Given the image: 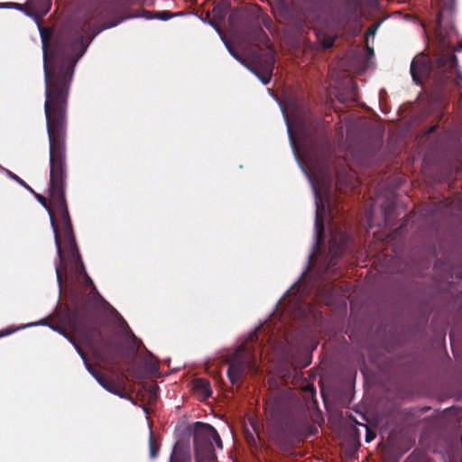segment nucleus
I'll use <instances>...</instances> for the list:
<instances>
[{
    "label": "nucleus",
    "instance_id": "nucleus-15",
    "mask_svg": "<svg viewBox=\"0 0 462 462\" xmlns=\"http://www.w3.org/2000/svg\"><path fill=\"white\" fill-rule=\"evenodd\" d=\"M103 388H105L109 393L118 395L122 398H127L125 389L115 381L108 379Z\"/></svg>",
    "mask_w": 462,
    "mask_h": 462
},
{
    "label": "nucleus",
    "instance_id": "nucleus-8",
    "mask_svg": "<svg viewBox=\"0 0 462 462\" xmlns=\"http://www.w3.org/2000/svg\"><path fill=\"white\" fill-rule=\"evenodd\" d=\"M48 139H50L49 135ZM49 148L51 149V140H49ZM49 191L51 192V186L49 187ZM32 193L35 195L37 200L47 209L50 216L51 225L54 233V240L57 247V253L60 259V264L56 266V276L57 282L60 287H61L62 280L67 276V263L61 248L59 226L56 218V216L60 218V214L57 212L55 207L53 206L51 196L50 202H48L47 199L44 196L37 194L34 191Z\"/></svg>",
    "mask_w": 462,
    "mask_h": 462
},
{
    "label": "nucleus",
    "instance_id": "nucleus-22",
    "mask_svg": "<svg viewBox=\"0 0 462 462\" xmlns=\"http://www.w3.org/2000/svg\"><path fill=\"white\" fill-rule=\"evenodd\" d=\"M170 462H186L185 453L178 448V445L174 446L170 457Z\"/></svg>",
    "mask_w": 462,
    "mask_h": 462
},
{
    "label": "nucleus",
    "instance_id": "nucleus-18",
    "mask_svg": "<svg viewBox=\"0 0 462 462\" xmlns=\"http://www.w3.org/2000/svg\"><path fill=\"white\" fill-rule=\"evenodd\" d=\"M318 209H317V216L315 219V226L317 229L318 238L322 239L324 236V222L323 218L320 216L319 210H320V205L317 203Z\"/></svg>",
    "mask_w": 462,
    "mask_h": 462
},
{
    "label": "nucleus",
    "instance_id": "nucleus-19",
    "mask_svg": "<svg viewBox=\"0 0 462 462\" xmlns=\"http://www.w3.org/2000/svg\"><path fill=\"white\" fill-rule=\"evenodd\" d=\"M76 349L78 351V353L79 354V356H81V358L84 360V363L86 365V367L88 369V371L95 377V378H97V375L100 374L99 371H97L92 365L88 364V357H87V355L86 353L81 349V347L79 346H76Z\"/></svg>",
    "mask_w": 462,
    "mask_h": 462
},
{
    "label": "nucleus",
    "instance_id": "nucleus-14",
    "mask_svg": "<svg viewBox=\"0 0 462 462\" xmlns=\"http://www.w3.org/2000/svg\"><path fill=\"white\" fill-rule=\"evenodd\" d=\"M194 388L195 390L201 393L205 398L211 396L212 390L210 386V383L208 380L205 378H198L194 381Z\"/></svg>",
    "mask_w": 462,
    "mask_h": 462
},
{
    "label": "nucleus",
    "instance_id": "nucleus-6",
    "mask_svg": "<svg viewBox=\"0 0 462 462\" xmlns=\"http://www.w3.org/2000/svg\"><path fill=\"white\" fill-rule=\"evenodd\" d=\"M261 24L267 29L273 24L272 19L263 12H259L245 23L241 34L247 42L256 43L251 51V60L247 68L263 85H268L275 66V51Z\"/></svg>",
    "mask_w": 462,
    "mask_h": 462
},
{
    "label": "nucleus",
    "instance_id": "nucleus-25",
    "mask_svg": "<svg viewBox=\"0 0 462 462\" xmlns=\"http://www.w3.org/2000/svg\"><path fill=\"white\" fill-rule=\"evenodd\" d=\"M6 172H7V175L12 180H15L17 183H19L21 186H23L26 189L30 190L31 192H33V189L23 180H22L19 176H17L16 174L13 173L12 171H10L8 170L6 171Z\"/></svg>",
    "mask_w": 462,
    "mask_h": 462
},
{
    "label": "nucleus",
    "instance_id": "nucleus-31",
    "mask_svg": "<svg viewBox=\"0 0 462 462\" xmlns=\"http://www.w3.org/2000/svg\"><path fill=\"white\" fill-rule=\"evenodd\" d=\"M378 27V24H374V25H372L371 27L368 28V31H367V34H374L376 29Z\"/></svg>",
    "mask_w": 462,
    "mask_h": 462
},
{
    "label": "nucleus",
    "instance_id": "nucleus-32",
    "mask_svg": "<svg viewBox=\"0 0 462 462\" xmlns=\"http://www.w3.org/2000/svg\"><path fill=\"white\" fill-rule=\"evenodd\" d=\"M150 371L152 374H155L159 371V365L157 364H152L150 367Z\"/></svg>",
    "mask_w": 462,
    "mask_h": 462
},
{
    "label": "nucleus",
    "instance_id": "nucleus-2",
    "mask_svg": "<svg viewBox=\"0 0 462 462\" xmlns=\"http://www.w3.org/2000/svg\"><path fill=\"white\" fill-rule=\"evenodd\" d=\"M82 276L86 283L92 286V291L88 294H77L72 299L73 310L68 312L69 322L97 359L119 368L122 345L114 334L104 333L98 311L105 304L116 315L120 314L102 298L87 273Z\"/></svg>",
    "mask_w": 462,
    "mask_h": 462
},
{
    "label": "nucleus",
    "instance_id": "nucleus-29",
    "mask_svg": "<svg viewBox=\"0 0 462 462\" xmlns=\"http://www.w3.org/2000/svg\"><path fill=\"white\" fill-rule=\"evenodd\" d=\"M98 383L104 387L105 383H106V381L108 380L104 374H102L101 373L97 375V378H95Z\"/></svg>",
    "mask_w": 462,
    "mask_h": 462
},
{
    "label": "nucleus",
    "instance_id": "nucleus-35",
    "mask_svg": "<svg viewBox=\"0 0 462 462\" xmlns=\"http://www.w3.org/2000/svg\"><path fill=\"white\" fill-rule=\"evenodd\" d=\"M158 389V386H154L152 387V391L151 392V395H150V398H156V391Z\"/></svg>",
    "mask_w": 462,
    "mask_h": 462
},
{
    "label": "nucleus",
    "instance_id": "nucleus-4",
    "mask_svg": "<svg viewBox=\"0 0 462 462\" xmlns=\"http://www.w3.org/2000/svg\"><path fill=\"white\" fill-rule=\"evenodd\" d=\"M273 420L269 430L270 439L281 449H289L299 439L314 434L308 411L297 393L284 391L275 393L266 402Z\"/></svg>",
    "mask_w": 462,
    "mask_h": 462
},
{
    "label": "nucleus",
    "instance_id": "nucleus-36",
    "mask_svg": "<svg viewBox=\"0 0 462 462\" xmlns=\"http://www.w3.org/2000/svg\"><path fill=\"white\" fill-rule=\"evenodd\" d=\"M12 331H1L0 332V337H4V336H7L11 333Z\"/></svg>",
    "mask_w": 462,
    "mask_h": 462
},
{
    "label": "nucleus",
    "instance_id": "nucleus-3",
    "mask_svg": "<svg viewBox=\"0 0 462 462\" xmlns=\"http://www.w3.org/2000/svg\"><path fill=\"white\" fill-rule=\"evenodd\" d=\"M432 5L438 9L437 36L440 51L438 53L433 66L424 56L415 57L411 64V75L416 84H420L425 77H432L438 88H442L447 83L459 85L462 73L457 68V59L455 51L462 49L460 42L457 49L447 40L446 26L449 25L450 18L455 9V0H432Z\"/></svg>",
    "mask_w": 462,
    "mask_h": 462
},
{
    "label": "nucleus",
    "instance_id": "nucleus-20",
    "mask_svg": "<svg viewBox=\"0 0 462 462\" xmlns=\"http://www.w3.org/2000/svg\"><path fill=\"white\" fill-rule=\"evenodd\" d=\"M174 14L170 11L147 12V18H156L162 21H167L171 18Z\"/></svg>",
    "mask_w": 462,
    "mask_h": 462
},
{
    "label": "nucleus",
    "instance_id": "nucleus-24",
    "mask_svg": "<svg viewBox=\"0 0 462 462\" xmlns=\"http://www.w3.org/2000/svg\"><path fill=\"white\" fill-rule=\"evenodd\" d=\"M71 264H72V270L74 271V273L76 274L82 276L86 273L85 266H84V263H83L81 258H79V260L72 261Z\"/></svg>",
    "mask_w": 462,
    "mask_h": 462
},
{
    "label": "nucleus",
    "instance_id": "nucleus-33",
    "mask_svg": "<svg viewBox=\"0 0 462 462\" xmlns=\"http://www.w3.org/2000/svg\"><path fill=\"white\" fill-rule=\"evenodd\" d=\"M337 255L336 254H333L331 257H330V260H329V265L333 266V265H336L337 264Z\"/></svg>",
    "mask_w": 462,
    "mask_h": 462
},
{
    "label": "nucleus",
    "instance_id": "nucleus-5",
    "mask_svg": "<svg viewBox=\"0 0 462 462\" xmlns=\"http://www.w3.org/2000/svg\"><path fill=\"white\" fill-rule=\"evenodd\" d=\"M67 177V143H51V197L53 206L60 214L65 247L72 262L81 257L65 198Z\"/></svg>",
    "mask_w": 462,
    "mask_h": 462
},
{
    "label": "nucleus",
    "instance_id": "nucleus-28",
    "mask_svg": "<svg viewBox=\"0 0 462 462\" xmlns=\"http://www.w3.org/2000/svg\"><path fill=\"white\" fill-rule=\"evenodd\" d=\"M43 1H44L43 6L40 11L42 15H45L49 12L50 7H51V0H43Z\"/></svg>",
    "mask_w": 462,
    "mask_h": 462
},
{
    "label": "nucleus",
    "instance_id": "nucleus-9",
    "mask_svg": "<svg viewBox=\"0 0 462 462\" xmlns=\"http://www.w3.org/2000/svg\"><path fill=\"white\" fill-rule=\"evenodd\" d=\"M247 372H257L253 354L240 346L228 360L227 376L232 384L238 383Z\"/></svg>",
    "mask_w": 462,
    "mask_h": 462
},
{
    "label": "nucleus",
    "instance_id": "nucleus-21",
    "mask_svg": "<svg viewBox=\"0 0 462 462\" xmlns=\"http://www.w3.org/2000/svg\"><path fill=\"white\" fill-rule=\"evenodd\" d=\"M149 448H150L151 458H155L159 453L160 445L157 442V440L154 439L152 432H151V434H150Z\"/></svg>",
    "mask_w": 462,
    "mask_h": 462
},
{
    "label": "nucleus",
    "instance_id": "nucleus-1",
    "mask_svg": "<svg viewBox=\"0 0 462 462\" xmlns=\"http://www.w3.org/2000/svg\"><path fill=\"white\" fill-rule=\"evenodd\" d=\"M88 23L70 20L63 23L51 41V28L39 25L43 52L45 81L44 113L51 143H67L68 106L74 69L87 51L84 42Z\"/></svg>",
    "mask_w": 462,
    "mask_h": 462
},
{
    "label": "nucleus",
    "instance_id": "nucleus-13",
    "mask_svg": "<svg viewBox=\"0 0 462 462\" xmlns=\"http://www.w3.org/2000/svg\"><path fill=\"white\" fill-rule=\"evenodd\" d=\"M195 462H208L216 458L213 444L193 443Z\"/></svg>",
    "mask_w": 462,
    "mask_h": 462
},
{
    "label": "nucleus",
    "instance_id": "nucleus-16",
    "mask_svg": "<svg viewBox=\"0 0 462 462\" xmlns=\"http://www.w3.org/2000/svg\"><path fill=\"white\" fill-rule=\"evenodd\" d=\"M227 14V6L226 4L218 3L216 5L212 10L213 19L217 22H222L225 20L226 15Z\"/></svg>",
    "mask_w": 462,
    "mask_h": 462
},
{
    "label": "nucleus",
    "instance_id": "nucleus-30",
    "mask_svg": "<svg viewBox=\"0 0 462 462\" xmlns=\"http://www.w3.org/2000/svg\"><path fill=\"white\" fill-rule=\"evenodd\" d=\"M226 47H227V49H228V51H229L230 54H231L235 59H236L237 60H241V58H240L239 54H238V53H236V52L233 50V48H232L231 46H229L228 44H226Z\"/></svg>",
    "mask_w": 462,
    "mask_h": 462
},
{
    "label": "nucleus",
    "instance_id": "nucleus-34",
    "mask_svg": "<svg viewBox=\"0 0 462 462\" xmlns=\"http://www.w3.org/2000/svg\"><path fill=\"white\" fill-rule=\"evenodd\" d=\"M288 132H289V135H290V139H291V143L293 145H295V140H294V137H293V133H292L290 125L288 126Z\"/></svg>",
    "mask_w": 462,
    "mask_h": 462
},
{
    "label": "nucleus",
    "instance_id": "nucleus-11",
    "mask_svg": "<svg viewBox=\"0 0 462 462\" xmlns=\"http://www.w3.org/2000/svg\"><path fill=\"white\" fill-rule=\"evenodd\" d=\"M213 441L218 448H222V440L216 429L210 424L197 421L194 424L193 443L213 444Z\"/></svg>",
    "mask_w": 462,
    "mask_h": 462
},
{
    "label": "nucleus",
    "instance_id": "nucleus-12",
    "mask_svg": "<svg viewBox=\"0 0 462 462\" xmlns=\"http://www.w3.org/2000/svg\"><path fill=\"white\" fill-rule=\"evenodd\" d=\"M73 310V305H71V309H67L65 310L62 313L60 314V324H56V325H50V327L54 330V331H57L59 332L60 334L63 335L65 337L69 338V341L76 346H78L75 342V340L73 339L72 337L69 336L68 333H67V327H70L74 332L78 335L79 338L80 339V341L86 345V343L84 342V340L81 338V337L79 336V334L78 333V331H76V329L73 328V326L71 325V323L69 322V315H68V312H71ZM87 348H88L87 346H85Z\"/></svg>",
    "mask_w": 462,
    "mask_h": 462
},
{
    "label": "nucleus",
    "instance_id": "nucleus-26",
    "mask_svg": "<svg viewBox=\"0 0 462 462\" xmlns=\"http://www.w3.org/2000/svg\"><path fill=\"white\" fill-rule=\"evenodd\" d=\"M303 391L309 394L310 397L313 398L316 395V389L312 384H306L303 387Z\"/></svg>",
    "mask_w": 462,
    "mask_h": 462
},
{
    "label": "nucleus",
    "instance_id": "nucleus-23",
    "mask_svg": "<svg viewBox=\"0 0 462 462\" xmlns=\"http://www.w3.org/2000/svg\"><path fill=\"white\" fill-rule=\"evenodd\" d=\"M350 20V15L348 13L344 14H337L333 21L340 27H344Z\"/></svg>",
    "mask_w": 462,
    "mask_h": 462
},
{
    "label": "nucleus",
    "instance_id": "nucleus-17",
    "mask_svg": "<svg viewBox=\"0 0 462 462\" xmlns=\"http://www.w3.org/2000/svg\"><path fill=\"white\" fill-rule=\"evenodd\" d=\"M319 41L324 49L331 48L337 39L336 35H330L327 32H319L318 34Z\"/></svg>",
    "mask_w": 462,
    "mask_h": 462
},
{
    "label": "nucleus",
    "instance_id": "nucleus-27",
    "mask_svg": "<svg viewBox=\"0 0 462 462\" xmlns=\"http://www.w3.org/2000/svg\"><path fill=\"white\" fill-rule=\"evenodd\" d=\"M375 437H376L375 431L369 429L368 427H366L365 441L371 442L372 440H374L375 439Z\"/></svg>",
    "mask_w": 462,
    "mask_h": 462
},
{
    "label": "nucleus",
    "instance_id": "nucleus-10",
    "mask_svg": "<svg viewBox=\"0 0 462 462\" xmlns=\"http://www.w3.org/2000/svg\"><path fill=\"white\" fill-rule=\"evenodd\" d=\"M302 136L317 150H321L325 146H331V136L323 129L319 122L303 124L300 125Z\"/></svg>",
    "mask_w": 462,
    "mask_h": 462
},
{
    "label": "nucleus",
    "instance_id": "nucleus-7",
    "mask_svg": "<svg viewBox=\"0 0 462 462\" xmlns=\"http://www.w3.org/2000/svg\"><path fill=\"white\" fill-rule=\"evenodd\" d=\"M281 17L297 23L314 22L319 17L328 0H273Z\"/></svg>",
    "mask_w": 462,
    "mask_h": 462
}]
</instances>
